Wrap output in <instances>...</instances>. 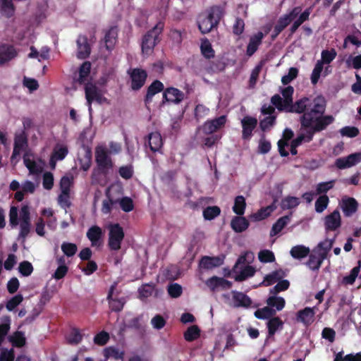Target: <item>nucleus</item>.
Listing matches in <instances>:
<instances>
[{"instance_id": "nucleus-1", "label": "nucleus", "mask_w": 361, "mask_h": 361, "mask_svg": "<svg viewBox=\"0 0 361 361\" xmlns=\"http://www.w3.org/2000/svg\"><path fill=\"white\" fill-rule=\"evenodd\" d=\"M294 89L292 86H288L281 90L283 100L281 97L276 94L271 98V102L279 111H286L289 113L302 114L301 116L307 115L312 120H319L325 117L326 102L325 99L319 96L314 99L307 97H303L293 104V94Z\"/></svg>"}, {"instance_id": "nucleus-2", "label": "nucleus", "mask_w": 361, "mask_h": 361, "mask_svg": "<svg viewBox=\"0 0 361 361\" xmlns=\"http://www.w3.org/2000/svg\"><path fill=\"white\" fill-rule=\"evenodd\" d=\"M334 121V118L331 115L326 116L319 120H312L307 115L300 116L299 119L300 124L299 134L290 142V154L296 155L298 154L297 148L302 142H311L315 133L325 130Z\"/></svg>"}, {"instance_id": "nucleus-3", "label": "nucleus", "mask_w": 361, "mask_h": 361, "mask_svg": "<svg viewBox=\"0 0 361 361\" xmlns=\"http://www.w3.org/2000/svg\"><path fill=\"white\" fill-rule=\"evenodd\" d=\"M164 25L163 20H159L143 36L141 44L143 54L149 55L153 51L154 47L159 42V36L162 33Z\"/></svg>"}, {"instance_id": "nucleus-4", "label": "nucleus", "mask_w": 361, "mask_h": 361, "mask_svg": "<svg viewBox=\"0 0 361 361\" xmlns=\"http://www.w3.org/2000/svg\"><path fill=\"white\" fill-rule=\"evenodd\" d=\"M224 13L225 8L222 6L215 5L207 10V15L204 18V34L217 28Z\"/></svg>"}, {"instance_id": "nucleus-5", "label": "nucleus", "mask_w": 361, "mask_h": 361, "mask_svg": "<svg viewBox=\"0 0 361 361\" xmlns=\"http://www.w3.org/2000/svg\"><path fill=\"white\" fill-rule=\"evenodd\" d=\"M124 237L123 228L119 224H110L109 226V248L112 251L120 250Z\"/></svg>"}, {"instance_id": "nucleus-6", "label": "nucleus", "mask_w": 361, "mask_h": 361, "mask_svg": "<svg viewBox=\"0 0 361 361\" xmlns=\"http://www.w3.org/2000/svg\"><path fill=\"white\" fill-rule=\"evenodd\" d=\"M130 78V87L133 90L137 91L145 85L147 78V73L145 70L135 68L128 71Z\"/></svg>"}, {"instance_id": "nucleus-7", "label": "nucleus", "mask_w": 361, "mask_h": 361, "mask_svg": "<svg viewBox=\"0 0 361 361\" xmlns=\"http://www.w3.org/2000/svg\"><path fill=\"white\" fill-rule=\"evenodd\" d=\"M85 98L88 104L89 111H92V103L96 102L102 104L106 98L103 97L99 88L92 83H87L85 86Z\"/></svg>"}, {"instance_id": "nucleus-8", "label": "nucleus", "mask_w": 361, "mask_h": 361, "mask_svg": "<svg viewBox=\"0 0 361 361\" xmlns=\"http://www.w3.org/2000/svg\"><path fill=\"white\" fill-rule=\"evenodd\" d=\"M301 11V6L294 7L288 13L281 16L274 26L283 32L298 17Z\"/></svg>"}, {"instance_id": "nucleus-9", "label": "nucleus", "mask_w": 361, "mask_h": 361, "mask_svg": "<svg viewBox=\"0 0 361 361\" xmlns=\"http://www.w3.org/2000/svg\"><path fill=\"white\" fill-rule=\"evenodd\" d=\"M18 51L9 43L0 44V66H3L17 57Z\"/></svg>"}, {"instance_id": "nucleus-10", "label": "nucleus", "mask_w": 361, "mask_h": 361, "mask_svg": "<svg viewBox=\"0 0 361 361\" xmlns=\"http://www.w3.org/2000/svg\"><path fill=\"white\" fill-rule=\"evenodd\" d=\"M95 161L97 167L101 169H111L114 164L111 158L109 156L107 150L104 147H97L95 150Z\"/></svg>"}, {"instance_id": "nucleus-11", "label": "nucleus", "mask_w": 361, "mask_h": 361, "mask_svg": "<svg viewBox=\"0 0 361 361\" xmlns=\"http://www.w3.org/2000/svg\"><path fill=\"white\" fill-rule=\"evenodd\" d=\"M361 162V152L349 154L345 157L338 158L335 161V166L339 169L350 168Z\"/></svg>"}, {"instance_id": "nucleus-12", "label": "nucleus", "mask_w": 361, "mask_h": 361, "mask_svg": "<svg viewBox=\"0 0 361 361\" xmlns=\"http://www.w3.org/2000/svg\"><path fill=\"white\" fill-rule=\"evenodd\" d=\"M77 57L80 59H85L90 56L91 47L88 43L87 36L80 35L76 40Z\"/></svg>"}, {"instance_id": "nucleus-13", "label": "nucleus", "mask_w": 361, "mask_h": 361, "mask_svg": "<svg viewBox=\"0 0 361 361\" xmlns=\"http://www.w3.org/2000/svg\"><path fill=\"white\" fill-rule=\"evenodd\" d=\"M341 226L340 212L336 209L324 217V227L326 232L337 230Z\"/></svg>"}, {"instance_id": "nucleus-14", "label": "nucleus", "mask_w": 361, "mask_h": 361, "mask_svg": "<svg viewBox=\"0 0 361 361\" xmlns=\"http://www.w3.org/2000/svg\"><path fill=\"white\" fill-rule=\"evenodd\" d=\"M241 124L243 128L242 138L243 140H249L252 135V131L257 125V120L256 118L247 116L242 119Z\"/></svg>"}, {"instance_id": "nucleus-15", "label": "nucleus", "mask_w": 361, "mask_h": 361, "mask_svg": "<svg viewBox=\"0 0 361 361\" xmlns=\"http://www.w3.org/2000/svg\"><path fill=\"white\" fill-rule=\"evenodd\" d=\"M184 99V93L175 87H168L163 93V102L180 103Z\"/></svg>"}, {"instance_id": "nucleus-16", "label": "nucleus", "mask_w": 361, "mask_h": 361, "mask_svg": "<svg viewBox=\"0 0 361 361\" xmlns=\"http://www.w3.org/2000/svg\"><path fill=\"white\" fill-rule=\"evenodd\" d=\"M341 207L344 216L350 217L357 211L358 202L353 197H345L342 199Z\"/></svg>"}, {"instance_id": "nucleus-17", "label": "nucleus", "mask_w": 361, "mask_h": 361, "mask_svg": "<svg viewBox=\"0 0 361 361\" xmlns=\"http://www.w3.org/2000/svg\"><path fill=\"white\" fill-rule=\"evenodd\" d=\"M116 283H114L109 288L107 300L109 301V308L111 311L118 312H121L124 306L125 300L124 298H113L114 291L116 288Z\"/></svg>"}, {"instance_id": "nucleus-18", "label": "nucleus", "mask_w": 361, "mask_h": 361, "mask_svg": "<svg viewBox=\"0 0 361 361\" xmlns=\"http://www.w3.org/2000/svg\"><path fill=\"white\" fill-rule=\"evenodd\" d=\"M118 40V27L117 26H111L105 31L103 41L105 47L108 51L114 49Z\"/></svg>"}, {"instance_id": "nucleus-19", "label": "nucleus", "mask_w": 361, "mask_h": 361, "mask_svg": "<svg viewBox=\"0 0 361 361\" xmlns=\"http://www.w3.org/2000/svg\"><path fill=\"white\" fill-rule=\"evenodd\" d=\"M109 172V169H101L99 167L94 168L91 174L92 185L104 186L107 183V176Z\"/></svg>"}, {"instance_id": "nucleus-20", "label": "nucleus", "mask_w": 361, "mask_h": 361, "mask_svg": "<svg viewBox=\"0 0 361 361\" xmlns=\"http://www.w3.org/2000/svg\"><path fill=\"white\" fill-rule=\"evenodd\" d=\"M102 229L96 225L91 226L87 232V238L91 242V245L92 247H99L102 245Z\"/></svg>"}, {"instance_id": "nucleus-21", "label": "nucleus", "mask_w": 361, "mask_h": 361, "mask_svg": "<svg viewBox=\"0 0 361 361\" xmlns=\"http://www.w3.org/2000/svg\"><path fill=\"white\" fill-rule=\"evenodd\" d=\"M314 314V308L307 307L297 312L296 320L307 326L313 323Z\"/></svg>"}, {"instance_id": "nucleus-22", "label": "nucleus", "mask_w": 361, "mask_h": 361, "mask_svg": "<svg viewBox=\"0 0 361 361\" xmlns=\"http://www.w3.org/2000/svg\"><path fill=\"white\" fill-rule=\"evenodd\" d=\"M264 35L262 32L259 31L250 37L246 49L247 56H252L257 51Z\"/></svg>"}, {"instance_id": "nucleus-23", "label": "nucleus", "mask_w": 361, "mask_h": 361, "mask_svg": "<svg viewBox=\"0 0 361 361\" xmlns=\"http://www.w3.org/2000/svg\"><path fill=\"white\" fill-rule=\"evenodd\" d=\"M311 11L312 8L309 7L307 8L303 12L300 13V14L298 16V17L296 18L295 20H293V23L288 29L289 36H292L294 33H295L298 28L302 25V23L309 20Z\"/></svg>"}, {"instance_id": "nucleus-24", "label": "nucleus", "mask_w": 361, "mask_h": 361, "mask_svg": "<svg viewBox=\"0 0 361 361\" xmlns=\"http://www.w3.org/2000/svg\"><path fill=\"white\" fill-rule=\"evenodd\" d=\"M226 121V116H221L216 118L204 122V133L212 134L223 127Z\"/></svg>"}, {"instance_id": "nucleus-25", "label": "nucleus", "mask_w": 361, "mask_h": 361, "mask_svg": "<svg viewBox=\"0 0 361 361\" xmlns=\"http://www.w3.org/2000/svg\"><path fill=\"white\" fill-rule=\"evenodd\" d=\"M164 89V84L158 80L153 81L150 85L147 87V93L145 97L144 101L145 104H149L152 101L153 97Z\"/></svg>"}, {"instance_id": "nucleus-26", "label": "nucleus", "mask_w": 361, "mask_h": 361, "mask_svg": "<svg viewBox=\"0 0 361 361\" xmlns=\"http://www.w3.org/2000/svg\"><path fill=\"white\" fill-rule=\"evenodd\" d=\"M206 284L212 290H218L219 288L228 289L230 288L232 286V283L231 281L224 278H219L216 276H214L208 279L206 282Z\"/></svg>"}, {"instance_id": "nucleus-27", "label": "nucleus", "mask_w": 361, "mask_h": 361, "mask_svg": "<svg viewBox=\"0 0 361 361\" xmlns=\"http://www.w3.org/2000/svg\"><path fill=\"white\" fill-rule=\"evenodd\" d=\"M233 300L235 307L248 308L251 306L252 301L245 293L238 291L233 292Z\"/></svg>"}, {"instance_id": "nucleus-28", "label": "nucleus", "mask_w": 361, "mask_h": 361, "mask_svg": "<svg viewBox=\"0 0 361 361\" xmlns=\"http://www.w3.org/2000/svg\"><path fill=\"white\" fill-rule=\"evenodd\" d=\"M285 272L282 269H277L266 275L260 286H270L285 277Z\"/></svg>"}, {"instance_id": "nucleus-29", "label": "nucleus", "mask_w": 361, "mask_h": 361, "mask_svg": "<svg viewBox=\"0 0 361 361\" xmlns=\"http://www.w3.org/2000/svg\"><path fill=\"white\" fill-rule=\"evenodd\" d=\"M250 223L246 218L241 216L233 217L231 221V227L235 233H242L247 230Z\"/></svg>"}, {"instance_id": "nucleus-30", "label": "nucleus", "mask_w": 361, "mask_h": 361, "mask_svg": "<svg viewBox=\"0 0 361 361\" xmlns=\"http://www.w3.org/2000/svg\"><path fill=\"white\" fill-rule=\"evenodd\" d=\"M148 145L152 152H159L163 145L161 134L158 132L149 133L148 135Z\"/></svg>"}, {"instance_id": "nucleus-31", "label": "nucleus", "mask_w": 361, "mask_h": 361, "mask_svg": "<svg viewBox=\"0 0 361 361\" xmlns=\"http://www.w3.org/2000/svg\"><path fill=\"white\" fill-rule=\"evenodd\" d=\"M15 6L12 0H0V13L1 16L10 18L15 13Z\"/></svg>"}, {"instance_id": "nucleus-32", "label": "nucleus", "mask_w": 361, "mask_h": 361, "mask_svg": "<svg viewBox=\"0 0 361 361\" xmlns=\"http://www.w3.org/2000/svg\"><path fill=\"white\" fill-rule=\"evenodd\" d=\"M266 302L270 308H275V311L282 310L286 305V300L283 298L276 295L269 296Z\"/></svg>"}, {"instance_id": "nucleus-33", "label": "nucleus", "mask_w": 361, "mask_h": 361, "mask_svg": "<svg viewBox=\"0 0 361 361\" xmlns=\"http://www.w3.org/2000/svg\"><path fill=\"white\" fill-rule=\"evenodd\" d=\"M325 259L326 256L324 254L318 255V256L311 254L306 264L312 270H318Z\"/></svg>"}, {"instance_id": "nucleus-34", "label": "nucleus", "mask_w": 361, "mask_h": 361, "mask_svg": "<svg viewBox=\"0 0 361 361\" xmlns=\"http://www.w3.org/2000/svg\"><path fill=\"white\" fill-rule=\"evenodd\" d=\"M27 136L24 133L16 135L14 139L13 155L18 154L23 149V147L27 145Z\"/></svg>"}, {"instance_id": "nucleus-35", "label": "nucleus", "mask_w": 361, "mask_h": 361, "mask_svg": "<svg viewBox=\"0 0 361 361\" xmlns=\"http://www.w3.org/2000/svg\"><path fill=\"white\" fill-rule=\"evenodd\" d=\"M201 330L197 325L189 326L183 334L184 339L188 342H192L200 336Z\"/></svg>"}, {"instance_id": "nucleus-36", "label": "nucleus", "mask_w": 361, "mask_h": 361, "mask_svg": "<svg viewBox=\"0 0 361 361\" xmlns=\"http://www.w3.org/2000/svg\"><path fill=\"white\" fill-rule=\"evenodd\" d=\"M290 219L288 216H283L279 218L272 226L270 235L274 236L279 234L288 224Z\"/></svg>"}, {"instance_id": "nucleus-37", "label": "nucleus", "mask_w": 361, "mask_h": 361, "mask_svg": "<svg viewBox=\"0 0 361 361\" xmlns=\"http://www.w3.org/2000/svg\"><path fill=\"white\" fill-rule=\"evenodd\" d=\"M91 63L89 61L83 62L79 68V77L77 81L80 84H83L87 80L90 73Z\"/></svg>"}, {"instance_id": "nucleus-38", "label": "nucleus", "mask_w": 361, "mask_h": 361, "mask_svg": "<svg viewBox=\"0 0 361 361\" xmlns=\"http://www.w3.org/2000/svg\"><path fill=\"white\" fill-rule=\"evenodd\" d=\"M290 253L295 259H302L309 255L310 249L304 245H295L291 248Z\"/></svg>"}, {"instance_id": "nucleus-39", "label": "nucleus", "mask_w": 361, "mask_h": 361, "mask_svg": "<svg viewBox=\"0 0 361 361\" xmlns=\"http://www.w3.org/2000/svg\"><path fill=\"white\" fill-rule=\"evenodd\" d=\"M73 184V178L64 176L60 180L61 198L70 195V189Z\"/></svg>"}, {"instance_id": "nucleus-40", "label": "nucleus", "mask_w": 361, "mask_h": 361, "mask_svg": "<svg viewBox=\"0 0 361 361\" xmlns=\"http://www.w3.org/2000/svg\"><path fill=\"white\" fill-rule=\"evenodd\" d=\"M282 320L278 317H272L267 322L268 334L269 336H274L279 328L283 326Z\"/></svg>"}, {"instance_id": "nucleus-41", "label": "nucleus", "mask_w": 361, "mask_h": 361, "mask_svg": "<svg viewBox=\"0 0 361 361\" xmlns=\"http://www.w3.org/2000/svg\"><path fill=\"white\" fill-rule=\"evenodd\" d=\"M358 265L353 268L349 275L345 276L343 278L342 283L345 285H352L355 283L357 279L361 267V261H358Z\"/></svg>"}, {"instance_id": "nucleus-42", "label": "nucleus", "mask_w": 361, "mask_h": 361, "mask_svg": "<svg viewBox=\"0 0 361 361\" xmlns=\"http://www.w3.org/2000/svg\"><path fill=\"white\" fill-rule=\"evenodd\" d=\"M246 207L245 199L242 195H238L235 198L233 211L238 216H242L245 213Z\"/></svg>"}, {"instance_id": "nucleus-43", "label": "nucleus", "mask_w": 361, "mask_h": 361, "mask_svg": "<svg viewBox=\"0 0 361 361\" xmlns=\"http://www.w3.org/2000/svg\"><path fill=\"white\" fill-rule=\"evenodd\" d=\"M224 257H208L204 256V269H212L223 264Z\"/></svg>"}, {"instance_id": "nucleus-44", "label": "nucleus", "mask_w": 361, "mask_h": 361, "mask_svg": "<svg viewBox=\"0 0 361 361\" xmlns=\"http://www.w3.org/2000/svg\"><path fill=\"white\" fill-rule=\"evenodd\" d=\"M275 314L276 311L267 305L263 308L257 309L254 314L259 319H264L272 317Z\"/></svg>"}, {"instance_id": "nucleus-45", "label": "nucleus", "mask_w": 361, "mask_h": 361, "mask_svg": "<svg viewBox=\"0 0 361 361\" xmlns=\"http://www.w3.org/2000/svg\"><path fill=\"white\" fill-rule=\"evenodd\" d=\"M12 345L16 348H22L26 343V338L22 331H16L10 338Z\"/></svg>"}, {"instance_id": "nucleus-46", "label": "nucleus", "mask_w": 361, "mask_h": 361, "mask_svg": "<svg viewBox=\"0 0 361 361\" xmlns=\"http://www.w3.org/2000/svg\"><path fill=\"white\" fill-rule=\"evenodd\" d=\"M298 197L293 196H287L282 200L281 207L283 209H290L298 207L300 204Z\"/></svg>"}, {"instance_id": "nucleus-47", "label": "nucleus", "mask_w": 361, "mask_h": 361, "mask_svg": "<svg viewBox=\"0 0 361 361\" xmlns=\"http://www.w3.org/2000/svg\"><path fill=\"white\" fill-rule=\"evenodd\" d=\"M264 61H261L252 71L249 80V85L250 87H254L258 80L259 73L264 66Z\"/></svg>"}, {"instance_id": "nucleus-48", "label": "nucleus", "mask_w": 361, "mask_h": 361, "mask_svg": "<svg viewBox=\"0 0 361 361\" xmlns=\"http://www.w3.org/2000/svg\"><path fill=\"white\" fill-rule=\"evenodd\" d=\"M334 243V238L333 239H326L324 241L319 243L317 245L318 249V255H323L327 257L328 252L331 249L333 244Z\"/></svg>"}, {"instance_id": "nucleus-49", "label": "nucleus", "mask_w": 361, "mask_h": 361, "mask_svg": "<svg viewBox=\"0 0 361 361\" xmlns=\"http://www.w3.org/2000/svg\"><path fill=\"white\" fill-rule=\"evenodd\" d=\"M276 116H268L260 121L259 128L263 132L269 130L276 123Z\"/></svg>"}, {"instance_id": "nucleus-50", "label": "nucleus", "mask_w": 361, "mask_h": 361, "mask_svg": "<svg viewBox=\"0 0 361 361\" xmlns=\"http://www.w3.org/2000/svg\"><path fill=\"white\" fill-rule=\"evenodd\" d=\"M255 273V268L252 266L247 265L241 270L240 274L235 276V279L237 281H243L247 278L254 276Z\"/></svg>"}, {"instance_id": "nucleus-51", "label": "nucleus", "mask_w": 361, "mask_h": 361, "mask_svg": "<svg viewBox=\"0 0 361 361\" xmlns=\"http://www.w3.org/2000/svg\"><path fill=\"white\" fill-rule=\"evenodd\" d=\"M67 341L71 345H77L81 342L82 336L79 329H73L66 337Z\"/></svg>"}, {"instance_id": "nucleus-52", "label": "nucleus", "mask_w": 361, "mask_h": 361, "mask_svg": "<svg viewBox=\"0 0 361 361\" xmlns=\"http://www.w3.org/2000/svg\"><path fill=\"white\" fill-rule=\"evenodd\" d=\"M221 209L218 206H208L204 208V220H212L219 216Z\"/></svg>"}, {"instance_id": "nucleus-53", "label": "nucleus", "mask_w": 361, "mask_h": 361, "mask_svg": "<svg viewBox=\"0 0 361 361\" xmlns=\"http://www.w3.org/2000/svg\"><path fill=\"white\" fill-rule=\"evenodd\" d=\"M323 69L324 63L318 60L314 66L310 78L312 85H316L318 82Z\"/></svg>"}, {"instance_id": "nucleus-54", "label": "nucleus", "mask_w": 361, "mask_h": 361, "mask_svg": "<svg viewBox=\"0 0 361 361\" xmlns=\"http://www.w3.org/2000/svg\"><path fill=\"white\" fill-rule=\"evenodd\" d=\"M329 202V199L326 195H320L315 202V211L317 213L323 212L328 207Z\"/></svg>"}, {"instance_id": "nucleus-55", "label": "nucleus", "mask_w": 361, "mask_h": 361, "mask_svg": "<svg viewBox=\"0 0 361 361\" xmlns=\"http://www.w3.org/2000/svg\"><path fill=\"white\" fill-rule=\"evenodd\" d=\"M258 259L262 263L274 262L276 259L274 252L269 250H263L258 253Z\"/></svg>"}, {"instance_id": "nucleus-56", "label": "nucleus", "mask_w": 361, "mask_h": 361, "mask_svg": "<svg viewBox=\"0 0 361 361\" xmlns=\"http://www.w3.org/2000/svg\"><path fill=\"white\" fill-rule=\"evenodd\" d=\"M68 153V149L65 145H56L54 148L51 156L55 157L56 159L61 161L63 160Z\"/></svg>"}, {"instance_id": "nucleus-57", "label": "nucleus", "mask_w": 361, "mask_h": 361, "mask_svg": "<svg viewBox=\"0 0 361 361\" xmlns=\"http://www.w3.org/2000/svg\"><path fill=\"white\" fill-rule=\"evenodd\" d=\"M337 53L334 49L331 50H323L321 54L322 59L319 60L324 64H329L336 57Z\"/></svg>"}, {"instance_id": "nucleus-58", "label": "nucleus", "mask_w": 361, "mask_h": 361, "mask_svg": "<svg viewBox=\"0 0 361 361\" xmlns=\"http://www.w3.org/2000/svg\"><path fill=\"white\" fill-rule=\"evenodd\" d=\"M61 250L67 257H73L78 250V247L75 243L64 242L61 245Z\"/></svg>"}, {"instance_id": "nucleus-59", "label": "nucleus", "mask_w": 361, "mask_h": 361, "mask_svg": "<svg viewBox=\"0 0 361 361\" xmlns=\"http://www.w3.org/2000/svg\"><path fill=\"white\" fill-rule=\"evenodd\" d=\"M180 276V269L176 265H170L166 269L165 276L170 281H174L178 279Z\"/></svg>"}, {"instance_id": "nucleus-60", "label": "nucleus", "mask_w": 361, "mask_h": 361, "mask_svg": "<svg viewBox=\"0 0 361 361\" xmlns=\"http://www.w3.org/2000/svg\"><path fill=\"white\" fill-rule=\"evenodd\" d=\"M167 291L172 298H177L182 295L183 288L178 283H171L168 286Z\"/></svg>"}, {"instance_id": "nucleus-61", "label": "nucleus", "mask_w": 361, "mask_h": 361, "mask_svg": "<svg viewBox=\"0 0 361 361\" xmlns=\"http://www.w3.org/2000/svg\"><path fill=\"white\" fill-rule=\"evenodd\" d=\"M23 298L21 294L16 295L8 300L6 304V307L8 311H13L23 301Z\"/></svg>"}, {"instance_id": "nucleus-62", "label": "nucleus", "mask_w": 361, "mask_h": 361, "mask_svg": "<svg viewBox=\"0 0 361 361\" xmlns=\"http://www.w3.org/2000/svg\"><path fill=\"white\" fill-rule=\"evenodd\" d=\"M359 129L355 126H345L340 130L342 136L355 137L359 135Z\"/></svg>"}, {"instance_id": "nucleus-63", "label": "nucleus", "mask_w": 361, "mask_h": 361, "mask_svg": "<svg viewBox=\"0 0 361 361\" xmlns=\"http://www.w3.org/2000/svg\"><path fill=\"white\" fill-rule=\"evenodd\" d=\"M23 162L25 166L29 170L30 173L32 174H37L41 171L39 166L37 164L35 160L30 159L27 157H24Z\"/></svg>"}, {"instance_id": "nucleus-64", "label": "nucleus", "mask_w": 361, "mask_h": 361, "mask_svg": "<svg viewBox=\"0 0 361 361\" xmlns=\"http://www.w3.org/2000/svg\"><path fill=\"white\" fill-rule=\"evenodd\" d=\"M18 270L23 276H28L32 273L33 267L30 262L23 261L20 263Z\"/></svg>"}]
</instances>
